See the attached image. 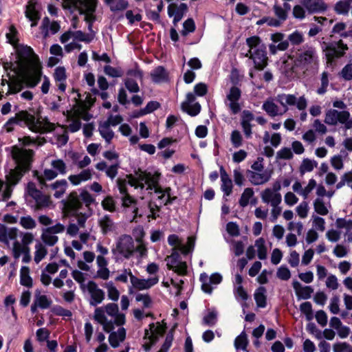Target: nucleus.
<instances>
[{"label": "nucleus", "mask_w": 352, "mask_h": 352, "mask_svg": "<svg viewBox=\"0 0 352 352\" xmlns=\"http://www.w3.org/2000/svg\"><path fill=\"white\" fill-rule=\"evenodd\" d=\"M16 29L11 26L9 32L6 34L7 39L15 49V53L12 54L10 60L3 62L5 71L8 74L10 72L15 75L10 78V82L2 79V85L7 82L8 85L7 94H16L24 86L34 88L39 83L42 77V66L38 56L30 47L16 44Z\"/></svg>", "instance_id": "f257e3e1"}, {"label": "nucleus", "mask_w": 352, "mask_h": 352, "mask_svg": "<svg viewBox=\"0 0 352 352\" xmlns=\"http://www.w3.org/2000/svg\"><path fill=\"white\" fill-rule=\"evenodd\" d=\"M160 177L161 173L158 171L148 172L138 170L134 174L128 175L127 181L118 179V187L122 195L128 194L127 184L135 189L145 190L150 195V199L147 204L148 212H143L135 208L133 210L134 216L131 221H135L138 217H142L144 214L148 219H157L160 217L162 206L172 203L175 199L170 197V188H162L160 186Z\"/></svg>", "instance_id": "f03ea898"}, {"label": "nucleus", "mask_w": 352, "mask_h": 352, "mask_svg": "<svg viewBox=\"0 0 352 352\" xmlns=\"http://www.w3.org/2000/svg\"><path fill=\"white\" fill-rule=\"evenodd\" d=\"M35 236L30 232H23L17 228L0 226V241L3 243L12 251L13 256L19 258L21 256L23 263H29L32 256L30 245L34 240Z\"/></svg>", "instance_id": "7ed1b4c3"}, {"label": "nucleus", "mask_w": 352, "mask_h": 352, "mask_svg": "<svg viewBox=\"0 0 352 352\" xmlns=\"http://www.w3.org/2000/svg\"><path fill=\"white\" fill-rule=\"evenodd\" d=\"M32 154V150L16 146L13 147L12 155L17 164V166L14 169L10 170L6 175L7 184L6 190L2 194L3 199L10 197L12 192L11 186L16 185L21 179L23 173L29 170Z\"/></svg>", "instance_id": "20e7f679"}, {"label": "nucleus", "mask_w": 352, "mask_h": 352, "mask_svg": "<svg viewBox=\"0 0 352 352\" xmlns=\"http://www.w3.org/2000/svg\"><path fill=\"white\" fill-rule=\"evenodd\" d=\"M296 105L298 110L307 107V100L304 96L297 98L293 94H278L274 98L267 99L262 109L271 117L282 116L288 111V106Z\"/></svg>", "instance_id": "39448f33"}, {"label": "nucleus", "mask_w": 352, "mask_h": 352, "mask_svg": "<svg viewBox=\"0 0 352 352\" xmlns=\"http://www.w3.org/2000/svg\"><path fill=\"white\" fill-rule=\"evenodd\" d=\"M21 122L34 133H46L54 129V124L47 118L40 116L36 117L27 111H21L10 118L5 124L4 129L7 132H11L14 124H21Z\"/></svg>", "instance_id": "423d86ee"}, {"label": "nucleus", "mask_w": 352, "mask_h": 352, "mask_svg": "<svg viewBox=\"0 0 352 352\" xmlns=\"http://www.w3.org/2000/svg\"><path fill=\"white\" fill-rule=\"evenodd\" d=\"M288 58L293 63V72H301L306 74L309 72H316L319 67V56L316 47L305 45L298 48Z\"/></svg>", "instance_id": "0eeeda50"}, {"label": "nucleus", "mask_w": 352, "mask_h": 352, "mask_svg": "<svg viewBox=\"0 0 352 352\" xmlns=\"http://www.w3.org/2000/svg\"><path fill=\"white\" fill-rule=\"evenodd\" d=\"M94 318L102 325L103 329L107 332H110L113 329L114 324L119 326L125 322V315L118 312V306L114 303L96 308Z\"/></svg>", "instance_id": "6e6552de"}, {"label": "nucleus", "mask_w": 352, "mask_h": 352, "mask_svg": "<svg viewBox=\"0 0 352 352\" xmlns=\"http://www.w3.org/2000/svg\"><path fill=\"white\" fill-rule=\"evenodd\" d=\"M248 50L243 54L244 57H248L253 61L254 68L257 70H263L267 65L268 58L266 47L257 36H253L246 39Z\"/></svg>", "instance_id": "1a4fd4ad"}, {"label": "nucleus", "mask_w": 352, "mask_h": 352, "mask_svg": "<svg viewBox=\"0 0 352 352\" xmlns=\"http://www.w3.org/2000/svg\"><path fill=\"white\" fill-rule=\"evenodd\" d=\"M333 107L343 111L329 110L325 114L324 122L332 126L340 124L345 130L352 129V116L348 111L344 110L346 104L342 100H336L333 102Z\"/></svg>", "instance_id": "9d476101"}, {"label": "nucleus", "mask_w": 352, "mask_h": 352, "mask_svg": "<svg viewBox=\"0 0 352 352\" xmlns=\"http://www.w3.org/2000/svg\"><path fill=\"white\" fill-rule=\"evenodd\" d=\"M94 201V199L90 193L82 191L79 195L76 192L69 195L64 204V210L67 214H75L78 210L91 209L90 205Z\"/></svg>", "instance_id": "9b49d317"}, {"label": "nucleus", "mask_w": 352, "mask_h": 352, "mask_svg": "<svg viewBox=\"0 0 352 352\" xmlns=\"http://www.w3.org/2000/svg\"><path fill=\"white\" fill-rule=\"evenodd\" d=\"M129 278L131 287L136 290H147L158 283L157 277L140 278L134 276L130 269L122 270L116 276L115 280L118 282L126 283Z\"/></svg>", "instance_id": "f8f14e48"}, {"label": "nucleus", "mask_w": 352, "mask_h": 352, "mask_svg": "<svg viewBox=\"0 0 352 352\" xmlns=\"http://www.w3.org/2000/svg\"><path fill=\"white\" fill-rule=\"evenodd\" d=\"M135 252L133 239L128 234L120 235L115 241L111 249L112 254L117 259H129Z\"/></svg>", "instance_id": "ddd939ff"}, {"label": "nucleus", "mask_w": 352, "mask_h": 352, "mask_svg": "<svg viewBox=\"0 0 352 352\" xmlns=\"http://www.w3.org/2000/svg\"><path fill=\"white\" fill-rule=\"evenodd\" d=\"M50 166L52 168H45L42 175H37V179L41 185H45L46 180L50 181L59 175H65L67 173V165L61 159L52 160Z\"/></svg>", "instance_id": "4468645a"}, {"label": "nucleus", "mask_w": 352, "mask_h": 352, "mask_svg": "<svg viewBox=\"0 0 352 352\" xmlns=\"http://www.w3.org/2000/svg\"><path fill=\"white\" fill-rule=\"evenodd\" d=\"M322 50L324 53L327 64H331L335 59L341 58L345 54L348 47L342 40H340L338 42L324 43Z\"/></svg>", "instance_id": "2eb2a0df"}, {"label": "nucleus", "mask_w": 352, "mask_h": 352, "mask_svg": "<svg viewBox=\"0 0 352 352\" xmlns=\"http://www.w3.org/2000/svg\"><path fill=\"white\" fill-rule=\"evenodd\" d=\"M165 331L164 327L160 322L151 323L149 324V329H145L144 339L145 342L142 344L144 349L148 351L151 346L157 341Z\"/></svg>", "instance_id": "dca6fc26"}, {"label": "nucleus", "mask_w": 352, "mask_h": 352, "mask_svg": "<svg viewBox=\"0 0 352 352\" xmlns=\"http://www.w3.org/2000/svg\"><path fill=\"white\" fill-rule=\"evenodd\" d=\"M166 266L168 270H173L179 276H186L188 273L186 262L181 260L180 255L176 250H173L171 254L166 259Z\"/></svg>", "instance_id": "f3484780"}, {"label": "nucleus", "mask_w": 352, "mask_h": 352, "mask_svg": "<svg viewBox=\"0 0 352 352\" xmlns=\"http://www.w3.org/2000/svg\"><path fill=\"white\" fill-rule=\"evenodd\" d=\"M241 91L239 88L232 86L226 94L225 104L228 107L232 114L238 113L241 110V106L239 100L241 98Z\"/></svg>", "instance_id": "a211bd4d"}, {"label": "nucleus", "mask_w": 352, "mask_h": 352, "mask_svg": "<svg viewBox=\"0 0 352 352\" xmlns=\"http://www.w3.org/2000/svg\"><path fill=\"white\" fill-rule=\"evenodd\" d=\"M27 192L36 202V206L38 209L47 207L50 204V197L48 195L42 194V192L36 188L34 183H28Z\"/></svg>", "instance_id": "6ab92c4d"}, {"label": "nucleus", "mask_w": 352, "mask_h": 352, "mask_svg": "<svg viewBox=\"0 0 352 352\" xmlns=\"http://www.w3.org/2000/svg\"><path fill=\"white\" fill-rule=\"evenodd\" d=\"M199 280L201 283L202 290L206 293L211 294L213 289L212 285L219 284L222 280V276L218 273H214L209 277L206 273H202Z\"/></svg>", "instance_id": "aec40b11"}, {"label": "nucleus", "mask_w": 352, "mask_h": 352, "mask_svg": "<svg viewBox=\"0 0 352 352\" xmlns=\"http://www.w3.org/2000/svg\"><path fill=\"white\" fill-rule=\"evenodd\" d=\"M195 96L189 92L186 94V100L182 103V109L191 116L198 115L201 111V105L198 102H194Z\"/></svg>", "instance_id": "412c9836"}, {"label": "nucleus", "mask_w": 352, "mask_h": 352, "mask_svg": "<svg viewBox=\"0 0 352 352\" xmlns=\"http://www.w3.org/2000/svg\"><path fill=\"white\" fill-rule=\"evenodd\" d=\"M86 289L91 296L90 305L96 306L100 304L104 299V292L98 287V285L94 281H89L86 285Z\"/></svg>", "instance_id": "4be33fe9"}, {"label": "nucleus", "mask_w": 352, "mask_h": 352, "mask_svg": "<svg viewBox=\"0 0 352 352\" xmlns=\"http://www.w3.org/2000/svg\"><path fill=\"white\" fill-rule=\"evenodd\" d=\"M302 4L309 13H319L327 10L323 0H302Z\"/></svg>", "instance_id": "5701e85b"}, {"label": "nucleus", "mask_w": 352, "mask_h": 352, "mask_svg": "<svg viewBox=\"0 0 352 352\" xmlns=\"http://www.w3.org/2000/svg\"><path fill=\"white\" fill-rule=\"evenodd\" d=\"M261 197L263 203L270 204L271 206L280 205L282 201L280 193L272 191L270 188H265L261 193Z\"/></svg>", "instance_id": "b1692460"}, {"label": "nucleus", "mask_w": 352, "mask_h": 352, "mask_svg": "<svg viewBox=\"0 0 352 352\" xmlns=\"http://www.w3.org/2000/svg\"><path fill=\"white\" fill-rule=\"evenodd\" d=\"M109 261L107 258L101 257L96 258L97 271L96 277L104 280H107L110 277V270L108 268Z\"/></svg>", "instance_id": "393cba45"}, {"label": "nucleus", "mask_w": 352, "mask_h": 352, "mask_svg": "<svg viewBox=\"0 0 352 352\" xmlns=\"http://www.w3.org/2000/svg\"><path fill=\"white\" fill-rule=\"evenodd\" d=\"M93 173V170L87 168L82 170L78 174L69 175L68 179L74 186H78L83 182L91 179Z\"/></svg>", "instance_id": "a878e982"}, {"label": "nucleus", "mask_w": 352, "mask_h": 352, "mask_svg": "<svg viewBox=\"0 0 352 352\" xmlns=\"http://www.w3.org/2000/svg\"><path fill=\"white\" fill-rule=\"evenodd\" d=\"M221 189L224 196H229L232 192V181L223 166L220 167Z\"/></svg>", "instance_id": "bb28decb"}, {"label": "nucleus", "mask_w": 352, "mask_h": 352, "mask_svg": "<svg viewBox=\"0 0 352 352\" xmlns=\"http://www.w3.org/2000/svg\"><path fill=\"white\" fill-rule=\"evenodd\" d=\"M41 29L44 38H47L50 34H54L58 32L60 30V25L57 22H50L47 17H45L43 19Z\"/></svg>", "instance_id": "cd10ccee"}, {"label": "nucleus", "mask_w": 352, "mask_h": 352, "mask_svg": "<svg viewBox=\"0 0 352 352\" xmlns=\"http://www.w3.org/2000/svg\"><path fill=\"white\" fill-rule=\"evenodd\" d=\"M54 78L58 89L64 92L66 89L67 74L64 67H57L54 72Z\"/></svg>", "instance_id": "c85d7f7f"}, {"label": "nucleus", "mask_w": 352, "mask_h": 352, "mask_svg": "<svg viewBox=\"0 0 352 352\" xmlns=\"http://www.w3.org/2000/svg\"><path fill=\"white\" fill-rule=\"evenodd\" d=\"M293 287L296 295L299 299H309L311 298L314 289L310 286H302L298 281H293Z\"/></svg>", "instance_id": "c756f323"}, {"label": "nucleus", "mask_w": 352, "mask_h": 352, "mask_svg": "<svg viewBox=\"0 0 352 352\" xmlns=\"http://www.w3.org/2000/svg\"><path fill=\"white\" fill-rule=\"evenodd\" d=\"M72 93L75 95L74 99L76 100V104L81 109H89L95 102V98H92L90 94H87L83 100L81 95L74 89H72Z\"/></svg>", "instance_id": "7c9ffc66"}, {"label": "nucleus", "mask_w": 352, "mask_h": 352, "mask_svg": "<svg viewBox=\"0 0 352 352\" xmlns=\"http://www.w3.org/2000/svg\"><path fill=\"white\" fill-rule=\"evenodd\" d=\"M248 176L250 182L254 186L264 184L270 179V175L267 173L249 171Z\"/></svg>", "instance_id": "2f4dec72"}, {"label": "nucleus", "mask_w": 352, "mask_h": 352, "mask_svg": "<svg viewBox=\"0 0 352 352\" xmlns=\"http://www.w3.org/2000/svg\"><path fill=\"white\" fill-rule=\"evenodd\" d=\"M25 16L32 21L31 26L34 27L37 25V22L40 19L38 11L36 8V2L34 0L29 1L26 6Z\"/></svg>", "instance_id": "473e14b6"}, {"label": "nucleus", "mask_w": 352, "mask_h": 352, "mask_svg": "<svg viewBox=\"0 0 352 352\" xmlns=\"http://www.w3.org/2000/svg\"><path fill=\"white\" fill-rule=\"evenodd\" d=\"M151 78L155 83H162L168 80V74L162 66H158L151 72Z\"/></svg>", "instance_id": "72a5a7b5"}, {"label": "nucleus", "mask_w": 352, "mask_h": 352, "mask_svg": "<svg viewBox=\"0 0 352 352\" xmlns=\"http://www.w3.org/2000/svg\"><path fill=\"white\" fill-rule=\"evenodd\" d=\"M47 188L54 192V196L56 198H60L66 191L67 182L65 179L58 180L50 186H47Z\"/></svg>", "instance_id": "f704fd0d"}, {"label": "nucleus", "mask_w": 352, "mask_h": 352, "mask_svg": "<svg viewBox=\"0 0 352 352\" xmlns=\"http://www.w3.org/2000/svg\"><path fill=\"white\" fill-rule=\"evenodd\" d=\"M54 124V129L51 131H55V140L54 144H56L58 147H61L65 145L68 141V135L67 130L62 127L58 126L56 127L55 124Z\"/></svg>", "instance_id": "c9c22d12"}, {"label": "nucleus", "mask_w": 352, "mask_h": 352, "mask_svg": "<svg viewBox=\"0 0 352 352\" xmlns=\"http://www.w3.org/2000/svg\"><path fill=\"white\" fill-rule=\"evenodd\" d=\"M82 256L84 261H78L77 266L81 270L88 272L91 270L89 264L92 263L95 258L96 259V256L95 254L91 251H85L82 253Z\"/></svg>", "instance_id": "e433bc0d"}, {"label": "nucleus", "mask_w": 352, "mask_h": 352, "mask_svg": "<svg viewBox=\"0 0 352 352\" xmlns=\"http://www.w3.org/2000/svg\"><path fill=\"white\" fill-rule=\"evenodd\" d=\"M314 210L320 215H327L329 213V210L331 208L330 201H324V198L317 197L313 203Z\"/></svg>", "instance_id": "4c0bfd02"}, {"label": "nucleus", "mask_w": 352, "mask_h": 352, "mask_svg": "<svg viewBox=\"0 0 352 352\" xmlns=\"http://www.w3.org/2000/svg\"><path fill=\"white\" fill-rule=\"evenodd\" d=\"M126 338V331L124 328L120 327L117 331L112 332L109 337V342L111 346L116 348L120 345V343L123 342Z\"/></svg>", "instance_id": "58836bf2"}, {"label": "nucleus", "mask_w": 352, "mask_h": 352, "mask_svg": "<svg viewBox=\"0 0 352 352\" xmlns=\"http://www.w3.org/2000/svg\"><path fill=\"white\" fill-rule=\"evenodd\" d=\"M35 305H38V307L43 309L49 308L52 301L47 295L41 293V290L36 289L34 293Z\"/></svg>", "instance_id": "ea45409f"}, {"label": "nucleus", "mask_w": 352, "mask_h": 352, "mask_svg": "<svg viewBox=\"0 0 352 352\" xmlns=\"http://www.w3.org/2000/svg\"><path fill=\"white\" fill-rule=\"evenodd\" d=\"M98 131L101 137L107 143H110L114 137V132L111 129V126L107 123L100 122L98 125Z\"/></svg>", "instance_id": "a19ab883"}, {"label": "nucleus", "mask_w": 352, "mask_h": 352, "mask_svg": "<svg viewBox=\"0 0 352 352\" xmlns=\"http://www.w3.org/2000/svg\"><path fill=\"white\" fill-rule=\"evenodd\" d=\"M99 225L101 228L102 232L104 234L112 232L116 229V225L108 215L102 217L99 220Z\"/></svg>", "instance_id": "79ce46f5"}, {"label": "nucleus", "mask_w": 352, "mask_h": 352, "mask_svg": "<svg viewBox=\"0 0 352 352\" xmlns=\"http://www.w3.org/2000/svg\"><path fill=\"white\" fill-rule=\"evenodd\" d=\"M103 287L106 289L109 300L117 301L120 297V292L112 281L104 283Z\"/></svg>", "instance_id": "37998d69"}, {"label": "nucleus", "mask_w": 352, "mask_h": 352, "mask_svg": "<svg viewBox=\"0 0 352 352\" xmlns=\"http://www.w3.org/2000/svg\"><path fill=\"white\" fill-rule=\"evenodd\" d=\"M34 249V260L36 263H38L45 257L47 254V250L45 245L40 241H38L35 244Z\"/></svg>", "instance_id": "c03bdc74"}, {"label": "nucleus", "mask_w": 352, "mask_h": 352, "mask_svg": "<svg viewBox=\"0 0 352 352\" xmlns=\"http://www.w3.org/2000/svg\"><path fill=\"white\" fill-rule=\"evenodd\" d=\"M20 283L27 287H32V278L30 276V269L27 266H23L20 270Z\"/></svg>", "instance_id": "a18cd8bd"}, {"label": "nucleus", "mask_w": 352, "mask_h": 352, "mask_svg": "<svg viewBox=\"0 0 352 352\" xmlns=\"http://www.w3.org/2000/svg\"><path fill=\"white\" fill-rule=\"evenodd\" d=\"M41 238L43 242L49 246L54 245L58 241V237L49 231L47 228H43L42 230Z\"/></svg>", "instance_id": "49530a36"}, {"label": "nucleus", "mask_w": 352, "mask_h": 352, "mask_svg": "<svg viewBox=\"0 0 352 352\" xmlns=\"http://www.w3.org/2000/svg\"><path fill=\"white\" fill-rule=\"evenodd\" d=\"M318 166V162L314 160L305 158L299 167V171L301 175L311 172Z\"/></svg>", "instance_id": "de8ad7c7"}, {"label": "nucleus", "mask_w": 352, "mask_h": 352, "mask_svg": "<svg viewBox=\"0 0 352 352\" xmlns=\"http://www.w3.org/2000/svg\"><path fill=\"white\" fill-rule=\"evenodd\" d=\"M254 299L258 307L262 308L266 307V289L264 287H259L255 291Z\"/></svg>", "instance_id": "09e8293b"}, {"label": "nucleus", "mask_w": 352, "mask_h": 352, "mask_svg": "<svg viewBox=\"0 0 352 352\" xmlns=\"http://www.w3.org/2000/svg\"><path fill=\"white\" fill-rule=\"evenodd\" d=\"M73 40L89 43L94 38V33H85L80 30L72 32Z\"/></svg>", "instance_id": "8fccbe9b"}, {"label": "nucleus", "mask_w": 352, "mask_h": 352, "mask_svg": "<svg viewBox=\"0 0 352 352\" xmlns=\"http://www.w3.org/2000/svg\"><path fill=\"white\" fill-rule=\"evenodd\" d=\"M254 247L256 249L257 255L259 259L264 260L267 258V252L265 246V241L263 238L256 240Z\"/></svg>", "instance_id": "3c124183"}, {"label": "nucleus", "mask_w": 352, "mask_h": 352, "mask_svg": "<svg viewBox=\"0 0 352 352\" xmlns=\"http://www.w3.org/2000/svg\"><path fill=\"white\" fill-rule=\"evenodd\" d=\"M92 212L91 209L86 210H78L75 214H68L69 215H76L77 217L78 226L79 228H84L87 219L91 215Z\"/></svg>", "instance_id": "603ef678"}, {"label": "nucleus", "mask_w": 352, "mask_h": 352, "mask_svg": "<svg viewBox=\"0 0 352 352\" xmlns=\"http://www.w3.org/2000/svg\"><path fill=\"white\" fill-rule=\"evenodd\" d=\"M329 74L327 71H324L320 75V86L316 90V92L319 95L324 94L329 84Z\"/></svg>", "instance_id": "864d4df0"}, {"label": "nucleus", "mask_w": 352, "mask_h": 352, "mask_svg": "<svg viewBox=\"0 0 352 352\" xmlns=\"http://www.w3.org/2000/svg\"><path fill=\"white\" fill-rule=\"evenodd\" d=\"M105 2L112 11L123 10L128 6V2L125 0H105Z\"/></svg>", "instance_id": "5fc2aeb1"}, {"label": "nucleus", "mask_w": 352, "mask_h": 352, "mask_svg": "<svg viewBox=\"0 0 352 352\" xmlns=\"http://www.w3.org/2000/svg\"><path fill=\"white\" fill-rule=\"evenodd\" d=\"M168 243L173 247V250L179 252L182 250L183 240L176 234H170L167 239Z\"/></svg>", "instance_id": "6e6d98bb"}, {"label": "nucleus", "mask_w": 352, "mask_h": 352, "mask_svg": "<svg viewBox=\"0 0 352 352\" xmlns=\"http://www.w3.org/2000/svg\"><path fill=\"white\" fill-rule=\"evenodd\" d=\"M19 224L25 230H33L36 227V221L30 215L21 217Z\"/></svg>", "instance_id": "4d7b16f0"}, {"label": "nucleus", "mask_w": 352, "mask_h": 352, "mask_svg": "<svg viewBox=\"0 0 352 352\" xmlns=\"http://www.w3.org/2000/svg\"><path fill=\"white\" fill-rule=\"evenodd\" d=\"M254 196V191L252 188H246L243 190V193L241 194V198L239 201V205L245 208L246 207L249 203L250 199Z\"/></svg>", "instance_id": "13d9d810"}, {"label": "nucleus", "mask_w": 352, "mask_h": 352, "mask_svg": "<svg viewBox=\"0 0 352 352\" xmlns=\"http://www.w3.org/2000/svg\"><path fill=\"white\" fill-rule=\"evenodd\" d=\"M83 80L89 86L91 89V92L96 95L98 94V89L95 87L96 79L94 75L91 72H85L83 74Z\"/></svg>", "instance_id": "bf43d9fd"}, {"label": "nucleus", "mask_w": 352, "mask_h": 352, "mask_svg": "<svg viewBox=\"0 0 352 352\" xmlns=\"http://www.w3.org/2000/svg\"><path fill=\"white\" fill-rule=\"evenodd\" d=\"M248 345L247 336L244 332H242L234 340V346L236 349L246 350Z\"/></svg>", "instance_id": "052dcab7"}, {"label": "nucleus", "mask_w": 352, "mask_h": 352, "mask_svg": "<svg viewBox=\"0 0 352 352\" xmlns=\"http://www.w3.org/2000/svg\"><path fill=\"white\" fill-rule=\"evenodd\" d=\"M309 210V204L305 201L300 203V204L296 208V212L301 219H305L308 216Z\"/></svg>", "instance_id": "680f3d73"}, {"label": "nucleus", "mask_w": 352, "mask_h": 352, "mask_svg": "<svg viewBox=\"0 0 352 352\" xmlns=\"http://www.w3.org/2000/svg\"><path fill=\"white\" fill-rule=\"evenodd\" d=\"M316 181L314 179H309L307 186L302 188V191L301 192V197L304 199H307L309 197L310 193L313 191L314 188H316Z\"/></svg>", "instance_id": "e2e57ef3"}, {"label": "nucleus", "mask_w": 352, "mask_h": 352, "mask_svg": "<svg viewBox=\"0 0 352 352\" xmlns=\"http://www.w3.org/2000/svg\"><path fill=\"white\" fill-rule=\"evenodd\" d=\"M333 352H352V345L346 342H338L333 345Z\"/></svg>", "instance_id": "0e129e2a"}, {"label": "nucleus", "mask_w": 352, "mask_h": 352, "mask_svg": "<svg viewBox=\"0 0 352 352\" xmlns=\"http://www.w3.org/2000/svg\"><path fill=\"white\" fill-rule=\"evenodd\" d=\"M230 141H231L232 146L234 148H239V147L241 146L243 144L242 135L237 130L233 131L230 135Z\"/></svg>", "instance_id": "69168bd1"}, {"label": "nucleus", "mask_w": 352, "mask_h": 352, "mask_svg": "<svg viewBox=\"0 0 352 352\" xmlns=\"http://www.w3.org/2000/svg\"><path fill=\"white\" fill-rule=\"evenodd\" d=\"M336 226L339 229H344L346 232L352 230V220L339 218L336 221Z\"/></svg>", "instance_id": "338daca9"}, {"label": "nucleus", "mask_w": 352, "mask_h": 352, "mask_svg": "<svg viewBox=\"0 0 352 352\" xmlns=\"http://www.w3.org/2000/svg\"><path fill=\"white\" fill-rule=\"evenodd\" d=\"M340 76L345 80H352V63L346 64L341 70Z\"/></svg>", "instance_id": "774afa93"}]
</instances>
